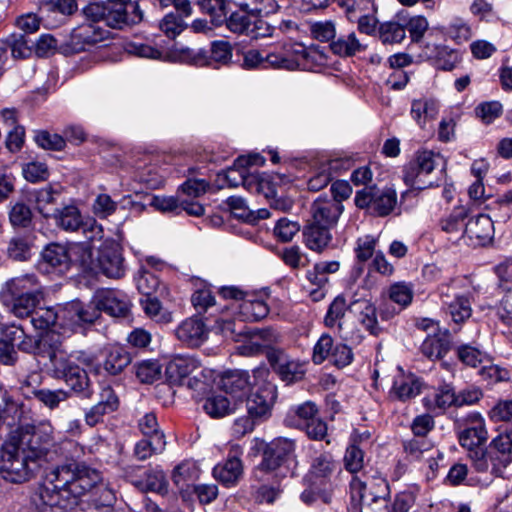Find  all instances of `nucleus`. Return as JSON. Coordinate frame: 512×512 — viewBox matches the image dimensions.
<instances>
[{"label": "nucleus", "mask_w": 512, "mask_h": 512, "mask_svg": "<svg viewBox=\"0 0 512 512\" xmlns=\"http://www.w3.org/2000/svg\"><path fill=\"white\" fill-rule=\"evenodd\" d=\"M33 498L38 512H113L115 492L103 482V473L85 461L68 459L53 467Z\"/></svg>", "instance_id": "f257e3e1"}, {"label": "nucleus", "mask_w": 512, "mask_h": 512, "mask_svg": "<svg viewBox=\"0 0 512 512\" xmlns=\"http://www.w3.org/2000/svg\"><path fill=\"white\" fill-rule=\"evenodd\" d=\"M41 286L34 274L7 280L0 289V302L16 317L31 315L42 299Z\"/></svg>", "instance_id": "f03ea898"}, {"label": "nucleus", "mask_w": 512, "mask_h": 512, "mask_svg": "<svg viewBox=\"0 0 512 512\" xmlns=\"http://www.w3.org/2000/svg\"><path fill=\"white\" fill-rule=\"evenodd\" d=\"M454 427L458 442L467 451L472 467L478 473H487L483 446L488 439V432L481 414L470 412L464 417H457L454 420Z\"/></svg>", "instance_id": "7ed1b4c3"}, {"label": "nucleus", "mask_w": 512, "mask_h": 512, "mask_svg": "<svg viewBox=\"0 0 512 512\" xmlns=\"http://www.w3.org/2000/svg\"><path fill=\"white\" fill-rule=\"evenodd\" d=\"M24 453L30 461L39 464V468L48 463V456L53 446V436L45 427L25 425L18 427L10 440Z\"/></svg>", "instance_id": "20e7f679"}, {"label": "nucleus", "mask_w": 512, "mask_h": 512, "mask_svg": "<svg viewBox=\"0 0 512 512\" xmlns=\"http://www.w3.org/2000/svg\"><path fill=\"white\" fill-rule=\"evenodd\" d=\"M49 375L66 384V392H70V397L73 395L81 400H92L95 395L94 385L87 370L70 355L59 360Z\"/></svg>", "instance_id": "39448f33"}, {"label": "nucleus", "mask_w": 512, "mask_h": 512, "mask_svg": "<svg viewBox=\"0 0 512 512\" xmlns=\"http://www.w3.org/2000/svg\"><path fill=\"white\" fill-rule=\"evenodd\" d=\"M39 464L30 461L11 441L3 445L0 454V476L7 482L21 484L36 477Z\"/></svg>", "instance_id": "423d86ee"}, {"label": "nucleus", "mask_w": 512, "mask_h": 512, "mask_svg": "<svg viewBox=\"0 0 512 512\" xmlns=\"http://www.w3.org/2000/svg\"><path fill=\"white\" fill-rule=\"evenodd\" d=\"M380 494L374 493L372 485L367 487V483L358 476H353L350 482L351 503L354 509L366 508L370 512H391L389 496V485L387 481L378 477L375 481Z\"/></svg>", "instance_id": "0eeeda50"}, {"label": "nucleus", "mask_w": 512, "mask_h": 512, "mask_svg": "<svg viewBox=\"0 0 512 512\" xmlns=\"http://www.w3.org/2000/svg\"><path fill=\"white\" fill-rule=\"evenodd\" d=\"M105 25L113 29H124L143 20V11L137 1L106 0Z\"/></svg>", "instance_id": "6e6552de"}, {"label": "nucleus", "mask_w": 512, "mask_h": 512, "mask_svg": "<svg viewBox=\"0 0 512 512\" xmlns=\"http://www.w3.org/2000/svg\"><path fill=\"white\" fill-rule=\"evenodd\" d=\"M487 462V472L501 476L504 469L512 462V429H506L497 435L483 450Z\"/></svg>", "instance_id": "1a4fd4ad"}, {"label": "nucleus", "mask_w": 512, "mask_h": 512, "mask_svg": "<svg viewBox=\"0 0 512 512\" xmlns=\"http://www.w3.org/2000/svg\"><path fill=\"white\" fill-rule=\"evenodd\" d=\"M435 155L432 151L417 152L415 158L411 160L403 169V180L406 185L423 190L433 185L429 175L435 169Z\"/></svg>", "instance_id": "9d476101"}, {"label": "nucleus", "mask_w": 512, "mask_h": 512, "mask_svg": "<svg viewBox=\"0 0 512 512\" xmlns=\"http://www.w3.org/2000/svg\"><path fill=\"white\" fill-rule=\"evenodd\" d=\"M108 35L109 31L94 23L82 24L72 30L69 41L61 45L60 51L64 55L80 53L104 41Z\"/></svg>", "instance_id": "9b49d317"}, {"label": "nucleus", "mask_w": 512, "mask_h": 512, "mask_svg": "<svg viewBox=\"0 0 512 512\" xmlns=\"http://www.w3.org/2000/svg\"><path fill=\"white\" fill-rule=\"evenodd\" d=\"M256 161V154L239 156L233 165L217 174V181L227 184L229 187L242 185L245 189L253 191L256 189V174L250 173L249 169Z\"/></svg>", "instance_id": "f8f14e48"}, {"label": "nucleus", "mask_w": 512, "mask_h": 512, "mask_svg": "<svg viewBox=\"0 0 512 512\" xmlns=\"http://www.w3.org/2000/svg\"><path fill=\"white\" fill-rule=\"evenodd\" d=\"M141 469V466L128 465L124 469L125 478L141 492L168 493L169 483L162 469L149 468L144 471V477H137L136 472Z\"/></svg>", "instance_id": "ddd939ff"}, {"label": "nucleus", "mask_w": 512, "mask_h": 512, "mask_svg": "<svg viewBox=\"0 0 512 512\" xmlns=\"http://www.w3.org/2000/svg\"><path fill=\"white\" fill-rule=\"evenodd\" d=\"M295 443L287 438H276L266 444L262 452V461L258 469L274 471L294 458Z\"/></svg>", "instance_id": "4468645a"}, {"label": "nucleus", "mask_w": 512, "mask_h": 512, "mask_svg": "<svg viewBox=\"0 0 512 512\" xmlns=\"http://www.w3.org/2000/svg\"><path fill=\"white\" fill-rule=\"evenodd\" d=\"M250 376L245 370H227L220 374L217 385L220 390L237 400L252 402V384Z\"/></svg>", "instance_id": "2eb2a0df"}, {"label": "nucleus", "mask_w": 512, "mask_h": 512, "mask_svg": "<svg viewBox=\"0 0 512 512\" xmlns=\"http://www.w3.org/2000/svg\"><path fill=\"white\" fill-rule=\"evenodd\" d=\"M100 314L102 312L114 318H126L130 314V305L126 297L114 289H98L93 295Z\"/></svg>", "instance_id": "dca6fc26"}, {"label": "nucleus", "mask_w": 512, "mask_h": 512, "mask_svg": "<svg viewBox=\"0 0 512 512\" xmlns=\"http://www.w3.org/2000/svg\"><path fill=\"white\" fill-rule=\"evenodd\" d=\"M266 360L281 380L287 383L299 381L304 376L302 365L297 361L289 359L282 349H268L266 351Z\"/></svg>", "instance_id": "f3484780"}, {"label": "nucleus", "mask_w": 512, "mask_h": 512, "mask_svg": "<svg viewBox=\"0 0 512 512\" xmlns=\"http://www.w3.org/2000/svg\"><path fill=\"white\" fill-rule=\"evenodd\" d=\"M343 210L344 206L340 201L320 196L311 206L312 220L309 223L330 230L337 224Z\"/></svg>", "instance_id": "a211bd4d"}, {"label": "nucleus", "mask_w": 512, "mask_h": 512, "mask_svg": "<svg viewBox=\"0 0 512 512\" xmlns=\"http://www.w3.org/2000/svg\"><path fill=\"white\" fill-rule=\"evenodd\" d=\"M118 407L119 398L115 391L109 385L104 386L101 389L97 403L85 412V423L90 427H95L103 422L105 415L115 412Z\"/></svg>", "instance_id": "6ab92c4d"}, {"label": "nucleus", "mask_w": 512, "mask_h": 512, "mask_svg": "<svg viewBox=\"0 0 512 512\" xmlns=\"http://www.w3.org/2000/svg\"><path fill=\"white\" fill-rule=\"evenodd\" d=\"M61 347V335L55 331L48 330L37 338L34 355L49 359V373L59 360H63L67 356Z\"/></svg>", "instance_id": "aec40b11"}, {"label": "nucleus", "mask_w": 512, "mask_h": 512, "mask_svg": "<svg viewBox=\"0 0 512 512\" xmlns=\"http://www.w3.org/2000/svg\"><path fill=\"white\" fill-rule=\"evenodd\" d=\"M102 356L103 360L99 366L110 376L121 375L132 362V356L127 348L120 345L105 347Z\"/></svg>", "instance_id": "412c9836"}, {"label": "nucleus", "mask_w": 512, "mask_h": 512, "mask_svg": "<svg viewBox=\"0 0 512 512\" xmlns=\"http://www.w3.org/2000/svg\"><path fill=\"white\" fill-rule=\"evenodd\" d=\"M208 328L202 319L193 316L184 320L176 329V337L189 347H199L208 338Z\"/></svg>", "instance_id": "4be33fe9"}, {"label": "nucleus", "mask_w": 512, "mask_h": 512, "mask_svg": "<svg viewBox=\"0 0 512 512\" xmlns=\"http://www.w3.org/2000/svg\"><path fill=\"white\" fill-rule=\"evenodd\" d=\"M64 318L77 326L92 325L100 318V312L93 298L89 303L73 300L65 307Z\"/></svg>", "instance_id": "5701e85b"}, {"label": "nucleus", "mask_w": 512, "mask_h": 512, "mask_svg": "<svg viewBox=\"0 0 512 512\" xmlns=\"http://www.w3.org/2000/svg\"><path fill=\"white\" fill-rule=\"evenodd\" d=\"M349 309L357 315L358 321L371 335L378 336L382 332L377 320V308L370 300H354Z\"/></svg>", "instance_id": "b1692460"}, {"label": "nucleus", "mask_w": 512, "mask_h": 512, "mask_svg": "<svg viewBox=\"0 0 512 512\" xmlns=\"http://www.w3.org/2000/svg\"><path fill=\"white\" fill-rule=\"evenodd\" d=\"M451 335L448 330L428 335L420 347L421 353L430 360L443 358L451 349Z\"/></svg>", "instance_id": "393cba45"}, {"label": "nucleus", "mask_w": 512, "mask_h": 512, "mask_svg": "<svg viewBox=\"0 0 512 512\" xmlns=\"http://www.w3.org/2000/svg\"><path fill=\"white\" fill-rule=\"evenodd\" d=\"M197 367V361L193 358L176 357L165 368L166 380L172 386H183Z\"/></svg>", "instance_id": "a878e982"}, {"label": "nucleus", "mask_w": 512, "mask_h": 512, "mask_svg": "<svg viewBox=\"0 0 512 512\" xmlns=\"http://www.w3.org/2000/svg\"><path fill=\"white\" fill-rule=\"evenodd\" d=\"M339 269V263L337 261L331 262H320L315 264L313 271L307 273V278L317 286L309 292V296L313 302H319L325 297V291L322 286L327 283V275L334 273Z\"/></svg>", "instance_id": "bb28decb"}, {"label": "nucleus", "mask_w": 512, "mask_h": 512, "mask_svg": "<svg viewBox=\"0 0 512 512\" xmlns=\"http://www.w3.org/2000/svg\"><path fill=\"white\" fill-rule=\"evenodd\" d=\"M422 381L413 374L400 375L393 381L390 397L401 402H406L420 394Z\"/></svg>", "instance_id": "cd10ccee"}, {"label": "nucleus", "mask_w": 512, "mask_h": 512, "mask_svg": "<svg viewBox=\"0 0 512 512\" xmlns=\"http://www.w3.org/2000/svg\"><path fill=\"white\" fill-rule=\"evenodd\" d=\"M56 225L65 231L86 229L88 222H84L80 210L74 205H67L61 209H55L52 213Z\"/></svg>", "instance_id": "c85d7f7f"}, {"label": "nucleus", "mask_w": 512, "mask_h": 512, "mask_svg": "<svg viewBox=\"0 0 512 512\" xmlns=\"http://www.w3.org/2000/svg\"><path fill=\"white\" fill-rule=\"evenodd\" d=\"M82 264L93 266L95 273H101L108 278L119 279L125 275L126 267L124 265L125 258H81Z\"/></svg>", "instance_id": "c756f323"}, {"label": "nucleus", "mask_w": 512, "mask_h": 512, "mask_svg": "<svg viewBox=\"0 0 512 512\" xmlns=\"http://www.w3.org/2000/svg\"><path fill=\"white\" fill-rule=\"evenodd\" d=\"M92 256V249L88 242L82 243H58L51 242L47 244L40 252V256Z\"/></svg>", "instance_id": "7c9ffc66"}, {"label": "nucleus", "mask_w": 512, "mask_h": 512, "mask_svg": "<svg viewBox=\"0 0 512 512\" xmlns=\"http://www.w3.org/2000/svg\"><path fill=\"white\" fill-rule=\"evenodd\" d=\"M281 49L286 62V69H305L309 64L310 54L302 43L289 41L284 43Z\"/></svg>", "instance_id": "2f4dec72"}, {"label": "nucleus", "mask_w": 512, "mask_h": 512, "mask_svg": "<svg viewBox=\"0 0 512 512\" xmlns=\"http://www.w3.org/2000/svg\"><path fill=\"white\" fill-rule=\"evenodd\" d=\"M303 236L306 246L316 253H322L332 240L329 229L312 223L304 227Z\"/></svg>", "instance_id": "473e14b6"}, {"label": "nucleus", "mask_w": 512, "mask_h": 512, "mask_svg": "<svg viewBox=\"0 0 512 512\" xmlns=\"http://www.w3.org/2000/svg\"><path fill=\"white\" fill-rule=\"evenodd\" d=\"M23 404L13 399L3 385H0V420L8 426H14L20 421Z\"/></svg>", "instance_id": "72a5a7b5"}, {"label": "nucleus", "mask_w": 512, "mask_h": 512, "mask_svg": "<svg viewBox=\"0 0 512 512\" xmlns=\"http://www.w3.org/2000/svg\"><path fill=\"white\" fill-rule=\"evenodd\" d=\"M494 227L491 218L485 214L471 217L465 224L464 233L471 239L485 241L491 238Z\"/></svg>", "instance_id": "f704fd0d"}, {"label": "nucleus", "mask_w": 512, "mask_h": 512, "mask_svg": "<svg viewBox=\"0 0 512 512\" xmlns=\"http://www.w3.org/2000/svg\"><path fill=\"white\" fill-rule=\"evenodd\" d=\"M242 473V463L237 457L228 458L224 464H218L213 468V476L225 486L236 483Z\"/></svg>", "instance_id": "c9c22d12"}, {"label": "nucleus", "mask_w": 512, "mask_h": 512, "mask_svg": "<svg viewBox=\"0 0 512 512\" xmlns=\"http://www.w3.org/2000/svg\"><path fill=\"white\" fill-rule=\"evenodd\" d=\"M277 396V387L271 382H265L258 389V421L267 420L271 417Z\"/></svg>", "instance_id": "e433bc0d"}, {"label": "nucleus", "mask_w": 512, "mask_h": 512, "mask_svg": "<svg viewBox=\"0 0 512 512\" xmlns=\"http://www.w3.org/2000/svg\"><path fill=\"white\" fill-rule=\"evenodd\" d=\"M166 446L165 435L155 434L152 438L144 437L134 447V455L138 460H146L153 454L161 453Z\"/></svg>", "instance_id": "4c0bfd02"}, {"label": "nucleus", "mask_w": 512, "mask_h": 512, "mask_svg": "<svg viewBox=\"0 0 512 512\" xmlns=\"http://www.w3.org/2000/svg\"><path fill=\"white\" fill-rule=\"evenodd\" d=\"M331 51L340 57H351L363 51L365 46L360 43L355 33L342 35L330 43Z\"/></svg>", "instance_id": "58836bf2"}, {"label": "nucleus", "mask_w": 512, "mask_h": 512, "mask_svg": "<svg viewBox=\"0 0 512 512\" xmlns=\"http://www.w3.org/2000/svg\"><path fill=\"white\" fill-rule=\"evenodd\" d=\"M197 5L201 11L207 13L211 17V23L214 26H221L226 20L228 14L227 0H197Z\"/></svg>", "instance_id": "ea45409f"}, {"label": "nucleus", "mask_w": 512, "mask_h": 512, "mask_svg": "<svg viewBox=\"0 0 512 512\" xmlns=\"http://www.w3.org/2000/svg\"><path fill=\"white\" fill-rule=\"evenodd\" d=\"M396 203L397 194L395 190L390 188L376 190L372 212L380 217L387 216L393 211Z\"/></svg>", "instance_id": "a19ab883"}, {"label": "nucleus", "mask_w": 512, "mask_h": 512, "mask_svg": "<svg viewBox=\"0 0 512 512\" xmlns=\"http://www.w3.org/2000/svg\"><path fill=\"white\" fill-rule=\"evenodd\" d=\"M202 407L212 418H222L229 415L234 410L227 397L216 394H211L205 398Z\"/></svg>", "instance_id": "79ce46f5"}, {"label": "nucleus", "mask_w": 512, "mask_h": 512, "mask_svg": "<svg viewBox=\"0 0 512 512\" xmlns=\"http://www.w3.org/2000/svg\"><path fill=\"white\" fill-rule=\"evenodd\" d=\"M7 49L10 48L12 56L16 59H26L32 55L34 42L29 41L25 34L13 33L5 40Z\"/></svg>", "instance_id": "37998d69"}, {"label": "nucleus", "mask_w": 512, "mask_h": 512, "mask_svg": "<svg viewBox=\"0 0 512 512\" xmlns=\"http://www.w3.org/2000/svg\"><path fill=\"white\" fill-rule=\"evenodd\" d=\"M414 291L411 284L397 282L388 289V299L397 305L399 309L407 308L413 300Z\"/></svg>", "instance_id": "c03bdc74"}, {"label": "nucleus", "mask_w": 512, "mask_h": 512, "mask_svg": "<svg viewBox=\"0 0 512 512\" xmlns=\"http://www.w3.org/2000/svg\"><path fill=\"white\" fill-rule=\"evenodd\" d=\"M34 398L39 403L54 410L59 408L60 403L67 401L70 398V392H66L64 389L51 390L48 388H41L39 391L33 393Z\"/></svg>", "instance_id": "a18cd8bd"}, {"label": "nucleus", "mask_w": 512, "mask_h": 512, "mask_svg": "<svg viewBox=\"0 0 512 512\" xmlns=\"http://www.w3.org/2000/svg\"><path fill=\"white\" fill-rule=\"evenodd\" d=\"M9 221L14 228H29L33 223V212L27 204L18 201L10 206Z\"/></svg>", "instance_id": "49530a36"}, {"label": "nucleus", "mask_w": 512, "mask_h": 512, "mask_svg": "<svg viewBox=\"0 0 512 512\" xmlns=\"http://www.w3.org/2000/svg\"><path fill=\"white\" fill-rule=\"evenodd\" d=\"M225 203L230 213L236 219L243 221L245 224H256V213L248 208L243 198L231 196Z\"/></svg>", "instance_id": "de8ad7c7"}, {"label": "nucleus", "mask_w": 512, "mask_h": 512, "mask_svg": "<svg viewBox=\"0 0 512 512\" xmlns=\"http://www.w3.org/2000/svg\"><path fill=\"white\" fill-rule=\"evenodd\" d=\"M281 341V334L274 326L258 328V356L266 358L268 349H279L276 345Z\"/></svg>", "instance_id": "09e8293b"}, {"label": "nucleus", "mask_w": 512, "mask_h": 512, "mask_svg": "<svg viewBox=\"0 0 512 512\" xmlns=\"http://www.w3.org/2000/svg\"><path fill=\"white\" fill-rule=\"evenodd\" d=\"M448 313L456 324H461L470 318L472 308L468 297L459 295L448 303Z\"/></svg>", "instance_id": "8fccbe9b"}, {"label": "nucleus", "mask_w": 512, "mask_h": 512, "mask_svg": "<svg viewBox=\"0 0 512 512\" xmlns=\"http://www.w3.org/2000/svg\"><path fill=\"white\" fill-rule=\"evenodd\" d=\"M248 415L237 418L232 425V435L239 439L254 430L256 423V400L247 408Z\"/></svg>", "instance_id": "3c124183"}, {"label": "nucleus", "mask_w": 512, "mask_h": 512, "mask_svg": "<svg viewBox=\"0 0 512 512\" xmlns=\"http://www.w3.org/2000/svg\"><path fill=\"white\" fill-rule=\"evenodd\" d=\"M72 264V258H40L37 270L44 275H64Z\"/></svg>", "instance_id": "603ef678"}, {"label": "nucleus", "mask_w": 512, "mask_h": 512, "mask_svg": "<svg viewBox=\"0 0 512 512\" xmlns=\"http://www.w3.org/2000/svg\"><path fill=\"white\" fill-rule=\"evenodd\" d=\"M136 377L142 383H153L161 377V365L157 360H143L134 365Z\"/></svg>", "instance_id": "864d4df0"}, {"label": "nucleus", "mask_w": 512, "mask_h": 512, "mask_svg": "<svg viewBox=\"0 0 512 512\" xmlns=\"http://www.w3.org/2000/svg\"><path fill=\"white\" fill-rule=\"evenodd\" d=\"M35 236L28 234L13 237L8 245V256H26L35 254Z\"/></svg>", "instance_id": "5fc2aeb1"}, {"label": "nucleus", "mask_w": 512, "mask_h": 512, "mask_svg": "<svg viewBox=\"0 0 512 512\" xmlns=\"http://www.w3.org/2000/svg\"><path fill=\"white\" fill-rule=\"evenodd\" d=\"M378 33L383 44L400 43L406 36L405 26L393 21L380 24Z\"/></svg>", "instance_id": "6e6d98bb"}, {"label": "nucleus", "mask_w": 512, "mask_h": 512, "mask_svg": "<svg viewBox=\"0 0 512 512\" xmlns=\"http://www.w3.org/2000/svg\"><path fill=\"white\" fill-rule=\"evenodd\" d=\"M338 5L345 9L350 21H354L356 13H375L377 7L374 0H336Z\"/></svg>", "instance_id": "4d7b16f0"}, {"label": "nucleus", "mask_w": 512, "mask_h": 512, "mask_svg": "<svg viewBox=\"0 0 512 512\" xmlns=\"http://www.w3.org/2000/svg\"><path fill=\"white\" fill-rule=\"evenodd\" d=\"M208 63L205 66H212L215 63L227 64L232 57V47L226 41H214L208 50Z\"/></svg>", "instance_id": "13d9d810"}, {"label": "nucleus", "mask_w": 512, "mask_h": 512, "mask_svg": "<svg viewBox=\"0 0 512 512\" xmlns=\"http://www.w3.org/2000/svg\"><path fill=\"white\" fill-rule=\"evenodd\" d=\"M34 141L45 150L61 151L66 146V140L59 134H52L47 130L35 132Z\"/></svg>", "instance_id": "bf43d9fd"}, {"label": "nucleus", "mask_w": 512, "mask_h": 512, "mask_svg": "<svg viewBox=\"0 0 512 512\" xmlns=\"http://www.w3.org/2000/svg\"><path fill=\"white\" fill-rule=\"evenodd\" d=\"M474 112L484 124H491L502 115L503 106L499 101H486L478 104Z\"/></svg>", "instance_id": "052dcab7"}, {"label": "nucleus", "mask_w": 512, "mask_h": 512, "mask_svg": "<svg viewBox=\"0 0 512 512\" xmlns=\"http://www.w3.org/2000/svg\"><path fill=\"white\" fill-rule=\"evenodd\" d=\"M139 277L137 279V289L138 291L145 296H152L159 284L160 281L156 275H154L151 271L146 269V266H140L138 271Z\"/></svg>", "instance_id": "680f3d73"}, {"label": "nucleus", "mask_w": 512, "mask_h": 512, "mask_svg": "<svg viewBox=\"0 0 512 512\" xmlns=\"http://www.w3.org/2000/svg\"><path fill=\"white\" fill-rule=\"evenodd\" d=\"M31 195L34 198L36 210L44 218L52 217V213H49L47 210L48 205L55 203V191L52 189V187L48 186L39 190H35Z\"/></svg>", "instance_id": "e2e57ef3"}, {"label": "nucleus", "mask_w": 512, "mask_h": 512, "mask_svg": "<svg viewBox=\"0 0 512 512\" xmlns=\"http://www.w3.org/2000/svg\"><path fill=\"white\" fill-rule=\"evenodd\" d=\"M159 27L168 38L174 39L187 27V25L181 16L171 12L165 15L161 20Z\"/></svg>", "instance_id": "0e129e2a"}, {"label": "nucleus", "mask_w": 512, "mask_h": 512, "mask_svg": "<svg viewBox=\"0 0 512 512\" xmlns=\"http://www.w3.org/2000/svg\"><path fill=\"white\" fill-rule=\"evenodd\" d=\"M431 443L424 438H413L403 442V449L406 458L410 461H417L421 459L423 454L429 451Z\"/></svg>", "instance_id": "69168bd1"}, {"label": "nucleus", "mask_w": 512, "mask_h": 512, "mask_svg": "<svg viewBox=\"0 0 512 512\" xmlns=\"http://www.w3.org/2000/svg\"><path fill=\"white\" fill-rule=\"evenodd\" d=\"M434 405L440 411H445L452 406L457 407V397L454 388L449 384L441 385L435 393Z\"/></svg>", "instance_id": "338daca9"}, {"label": "nucleus", "mask_w": 512, "mask_h": 512, "mask_svg": "<svg viewBox=\"0 0 512 512\" xmlns=\"http://www.w3.org/2000/svg\"><path fill=\"white\" fill-rule=\"evenodd\" d=\"M446 34L457 44L467 42L472 36L470 26L461 18L454 19L447 26Z\"/></svg>", "instance_id": "774afa93"}]
</instances>
